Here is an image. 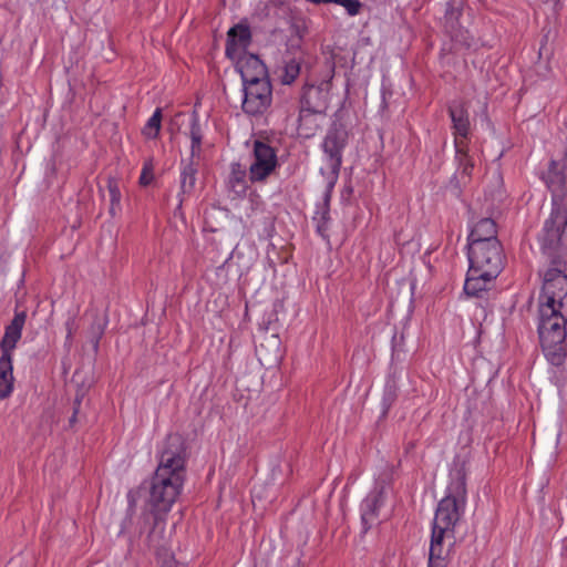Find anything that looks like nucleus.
<instances>
[{
    "mask_svg": "<svg viewBox=\"0 0 567 567\" xmlns=\"http://www.w3.org/2000/svg\"><path fill=\"white\" fill-rule=\"evenodd\" d=\"M72 326H73V322H72V321L66 322V329H68V336H66V338H68V339H71V338H72Z\"/></svg>",
    "mask_w": 567,
    "mask_h": 567,
    "instance_id": "32",
    "label": "nucleus"
},
{
    "mask_svg": "<svg viewBox=\"0 0 567 567\" xmlns=\"http://www.w3.org/2000/svg\"><path fill=\"white\" fill-rule=\"evenodd\" d=\"M566 297L567 276L561 269L556 267L548 268L544 274L538 307L554 306V308H563V301Z\"/></svg>",
    "mask_w": 567,
    "mask_h": 567,
    "instance_id": "8",
    "label": "nucleus"
},
{
    "mask_svg": "<svg viewBox=\"0 0 567 567\" xmlns=\"http://www.w3.org/2000/svg\"><path fill=\"white\" fill-rule=\"evenodd\" d=\"M312 4L334 3L343 7L350 16H355L360 11L361 3L358 0H307Z\"/></svg>",
    "mask_w": 567,
    "mask_h": 567,
    "instance_id": "27",
    "label": "nucleus"
},
{
    "mask_svg": "<svg viewBox=\"0 0 567 567\" xmlns=\"http://www.w3.org/2000/svg\"><path fill=\"white\" fill-rule=\"evenodd\" d=\"M456 147V159L458 162L457 173L462 175V177H470L472 171L474 168V163L467 153L464 152L465 142L458 141L456 138L455 142Z\"/></svg>",
    "mask_w": 567,
    "mask_h": 567,
    "instance_id": "24",
    "label": "nucleus"
},
{
    "mask_svg": "<svg viewBox=\"0 0 567 567\" xmlns=\"http://www.w3.org/2000/svg\"><path fill=\"white\" fill-rule=\"evenodd\" d=\"M546 2L551 4L553 9H556L559 4V0H546Z\"/></svg>",
    "mask_w": 567,
    "mask_h": 567,
    "instance_id": "33",
    "label": "nucleus"
},
{
    "mask_svg": "<svg viewBox=\"0 0 567 567\" xmlns=\"http://www.w3.org/2000/svg\"><path fill=\"white\" fill-rule=\"evenodd\" d=\"M234 61L237 64L244 83L259 81L260 79H268L266 74V66L258 56L245 54L240 60Z\"/></svg>",
    "mask_w": 567,
    "mask_h": 567,
    "instance_id": "15",
    "label": "nucleus"
},
{
    "mask_svg": "<svg viewBox=\"0 0 567 567\" xmlns=\"http://www.w3.org/2000/svg\"><path fill=\"white\" fill-rule=\"evenodd\" d=\"M247 171L239 163L230 164V172L227 179V189L234 198L244 197L248 189Z\"/></svg>",
    "mask_w": 567,
    "mask_h": 567,
    "instance_id": "17",
    "label": "nucleus"
},
{
    "mask_svg": "<svg viewBox=\"0 0 567 567\" xmlns=\"http://www.w3.org/2000/svg\"><path fill=\"white\" fill-rule=\"evenodd\" d=\"M537 331L547 362L554 368L555 374L561 373L567 355V319L561 308L538 307Z\"/></svg>",
    "mask_w": 567,
    "mask_h": 567,
    "instance_id": "2",
    "label": "nucleus"
},
{
    "mask_svg": "<svg viewBox=\"0 0 567 567\" xmlns=\"http://www.w3.org/2000/svg\"><path fill=\"white\" fill-rule=\"evenodd\" d=\"M272 90L268 79L244 83L243 110L250 115L262 114L271 105Z\"/></svg>",
    "mask_w": 567,
    "mask_h": 567,
    "instance_id": "9",
    "label": "nucleus"
},
{
    "mask_svg": "<svg viewBox=\"0 0 567 567\" xmlns=\"http://www.w3.org/2000/svg\"><path fill=\"white\" fill-rule=\"evenodd\" d=\"M185 480L168 475L154 473L147 503L155 515V526H159L161 530L164 525L159 523V515L167 514L179 495L182 494Z\"/></svg>",
    "mask_w": 567,
    "mask_h": 567,
    "instance_id": "4",
    "label": "nucleus"
},
{
    "mask_svg": "<svg viewBox=\"0 0 567 567\" xmlns=\"http://www.w3.org/2000/svg\"><path fill=\"white\" fill-rule=\"evenodd\" d=\"M14 388L13 358L0 357V399L9 398Z\"/></svg>",
    "mask_w": 567,
    "mask_h": 567,
    "instance_id": "19",
    "label": "nucleus"
},
{
    "mask_svg": "<svg viewBox=\"0 0 567 567\" xmlns=\"http://www.w3.org/2000/svg\"><path fill=\"white\" fill-rule=\"evenodd\" d=\"M328 202H329V196L327 195V196H326V203H324V207H326V208H327V206H328Z\"/></svg>",
    "mask_w": 567,
    "mask_h": 567,
    "instance_id": "34",
    "label": "nucleus"
},
{
    "mask_svg": "<svg viewBox=\"0 0 567 567\" xmlns=\"http://www.w3.org/2000/svg\"><path fill=\"white\" fill-rule=\"evenodd\" d=\"M390 493L391 488L386 483H378L362 501L360 512L364 533H367L373 525L378 524L380 511Z\"/></svg>",
    "mask_w": 567,
    "mask_h": 567,
    "instance_id": "11",
    "label": "nucleus"
},
{
    "mask_svg": "<svg viewBox=\"0 0 567 567\" xmlns=\"http://www.w3.org/2000/svg\"><path fill=\"white\" fill-rule=\"evenodd\" d=\"M495 279L496 277L486 275L484 271L470 266L464 291L468 296L481 297L484 291L489 289Z\"/></svg>",
    "mask_w": 567,
    "mask_h": 567,
    "instance_id": "16",
    "label": "nucleus"
},
{
    "mask_svg": "<svg viewBox=\"0 0 567 567\" xmlns=\"http://www.w3.org/2000/svg\"><path fill=\"white\" fill-rule=\"evenodd\" d=\"M162 123V111L156 109L143 127V135L147 138H156L159 134Z\"/></svg>",
    "mask_w": 567,
    "mask_h": 567,
    "instance_id": "26",
    "label": "nucleus"
},
{
    "mask_svg": "<svg viewBox=\"0 0 567 567\" xmlns=\"http://www.w3.org/2000/svg\"><path fill=\"white\" fill-rule=\"evenodd\" d=\"M301 58L287 55L282 59V64L278 66V76L282 84L293 83L300 74Z\"/></svg>",
    "mask_w": 567,
    "mask_h": 567,
    "instance_id": "21",
    "label": "nucleus"
},
{
    "mask_svg": "<svg viewBox=\"0 0 567 567\" xmlns=\"http://www.w3.org/2000/svg\"><path fill=\"white\" fill-rule=\"evenodd\" d=\"M449 551L444 540L431 538L427 567H447Z\"/></svg>",
    "mask_w": 567,
    "mask_h": 567,
    "instance_id": "23",
    "label": "nucleus"
},
{
    "mask_svg": "<svg viewBox=\"0 0 567 567\" xmlns=\"http://www.w3.org/2000/svg\"><path fill=\"white\" fill-rule=\"evenodd\" d=\"M330 101V84L323 82L320 85L306 87L302 95V106L299 114V131L305 136H310L318 127L317 117H322Z\"/></svg>",
    "mask_w": 567,
    "mask_h": 567,
    "instance_id": "5",
    "label": "nucleus"
},
{
    "mask_svg": "<svg viewBox=\"0 0 567 567\" xmlns=\"http://www.w3.org/2000/svg\"><path fill=\"white\" fill-rule=\"evenodd\" d=\"M226 55L230 60H240L247 53L251 41V33L248 25L239 23L229 29L227 33Z\"/></svg>",
    "mask_w": 567,
    "mask_h": 567,
    "instance_id": "12",
    "label": "nucleus"
},
{
    "mask_svg": "<svg viewBox=\"0 0 567 567\" xmlns=\"http://www.w3.org/2000/svg\"><path fill=\"white\" fill-rule=\"evenodd\" d=\"M25 320L27 313L24 311L16 312L11 322L6 327L3 338L0 342L2 357L13 358V351L22 337Z\"/></svg>",
    "mask_w": 567,
    "mask_h": 567,
    "instance_id": "13",
    "label": "nucleus"
},
{
    "mask_svg": "<svg viewBox=\"0 0 567 567\" xmlns=\"http://www.w3.org/2000/svg\"><path fill=\"white\" fill-rule=\"evenodd\" d=\"M551 193V212L539 237L545 251L555 250L567 226V152L560 161H553L545 176Z\"/></svg>",
    "mask_w": 567,
    "mask_h": 567,
    "instance_id": "1",
    "label": "nucleus"
},
{
    "mask_svg": "<svg viewBox=\"0 0 567 567\" xmlns=\"http://www.w3.org/2000/svg\"><path fill=\"white\" fill-rule=\"evenodd\" d=\"M153 164L151 161H148L143 166L140 183L146 186L153 181Z\"/></svg>",
    "mask_w": 567,
    "mask_h": 567,
    "instance_id": "29",
    "label": "nucleus"
},
{
    "mask_svg": "<svg viewBox=\"0 0 567 567\" xmlns=\"http://www.w3.org/2000/svg\"><path fill=\"white\" fill-rule=\"evenodd\" d=\"M315 219L318 221L317 223V229L318 231L323 236L324 235V231L327 230V221H328V209H324L323 212L321 213H317V216L315 217Z\"/></svg>",
    "mask_w": 567,
    "mask_h": 567,
    "instance_id": "30",
    "label": "nucleus"
},
{
    "mask_svg": "<svg viewBox=\"0 0 567 567\" xmlns=\"http://www.w3.org/2000/svg\"><path fill=\"white\" fill-rule=\"evenodd\" d=\"M105 326H106V323L104 321H99L96 324H94L92 327L93 334H94V340H93L94 349H97L99 340L104 332Z\"/></svg>",
    "mask_w": 567,
    "mask_h": 567,
    "instance_id": "31",
    "label": "nucleus"
},
{
    "mask_svg": "<svg viewBox=\"0 0 567 567\" xmlns=\"http://www.w3.org/2000/svg\"><path fill=\"white\" fill-rule=\"evenodd\" d=\"M346 145V133L340 128L330 130L326 135L322 147L329 156L330 166L338 171L341 165V153Z\"/></svg>",
    "mask_w": 567,
    "mask_h": 567,
    "instance_id": "14",
    "label": "nucleus"
},
{
    "mask_svg": "<svg viewBox=\"0 0 567 567\" xmlns=\"http://www.w3.org/2000/svg\"><path fill=\"white\" fill-rule=\"evenodd\" d=\"M277 166L276 151L262 141H255L252 162L249 166V179L252 183L264 182Z\"/></svg>",
    "mask_w": 567,
    "mask_h": 567,
    "instance_id": "10",
    "label": "nucleus"
},
{
    "mask_svg": "<svg viewBox=\"0 0 567 567\" xmlns=\"http://www.w3.org/2000/svg\"><path fill=\"white\" fill-rule=\"evenodd\" d=\"M199 164V161H192L188 165H186L182 173H181V184L182 189L184 192H190L193 187L195 186L196 182V172H197V165Z\"/></svg>",
    "mask_w": 567,
    "mask_h": 567,
    "instance_id": "25",
    "label": "nucleus"
},
{
    "mask_svg": "<svg viewBox=\"0 0 567 567\" xmlns=\"http://www.w3.org/2000/svg\"><path fill=\"white\" fill-rule=\"evenodd\" d=\"M109 196H110V214L115 216L121 209V192L115 182H110L107 185Z\"/></svg>",
    "mask_w": 567,
    "mask_h": 567,
    "instance_id": "28",
    "label": "nucleus"
},
{
    "mask_svg": "<svg viewBox=\"0 0 567 567\" xmlns=\"http://www.w3.org/2000/svg\"><path fill=\"white\" fill-rule=\"evenodd\" d=\"M466 505V483L461 472H456L446 488V495L437 505L433 519L432 537L440 540L453 539L454 527Z\"/></svg>",
    "mask_w": 567,
    "mask_h": 567,
    "instance_id": "3",
    "label": "nucleus"
},
{
    "mask_svg": "<svg viewBox=\"0 0 567 567\" xmlns=\"http://www.w3.org/2000/svg\"><path fill=\"white\" fill-rule=\"evenodd\" d=\"M150 542L153 540V534L148 535Z\"/></svg>",
    "mask_w": 567,
    "mask_h": 567,
    "instance_id": "35",
    "label": "nucleus"
},
{
    "mask_svg": "<svg viewBox=\"0 0 567 567\" xmlns=\"http://www.w3.org/2000/svg\"><path fill=\"white\" fill-rule=\"evenodd\" d=\"M155 473L186 478V452L179 436H169L165 441L158 455Z\"/></svg>",
    "mask_w": 567,
    "mask_h": 567,
    "instance_id": "7",
    "label": "nucleus"
},
{
    "mask_svg": "<svg viewBox=\"0 0 567 567\" xmlns=\"http://www.w3.org/2000/svg\"><path fill=\"white\" fill-rule=\"evenodd\" d=\"M450 115L453 122L455 140L464 142L470 132L467 111L462 104H454L450 107Z\"/></svg>",
    "mask_w": 567,
    "mask_h": 567,
    "instance_id": "20",
    "label": "nucleus"
},
{
    "mask_svg": "<svg viewBox=\"0 0 567 567\" xmlns=\"http://www.w3.org/2000/svg\"><path fill=\"white\" fill-rule=\"evenodd\" d=\"M470 266L497 277L503 269V249L498 240L468 244Z\"/></svg>",
    "mask_w": 567,
    "mask_h": 567,
    "instance_id": "6",
    "label": "nucleus"
},
{
    "mask_svg": "<svg viewBox=\"0 0 567 567\" xmlns=\"http://www.w3.org/2000/svg\"><path fill=\"white\" fill-rule=\"evenodd\" d=\"M496 224L491 218H481L472 225L471 233L468 235V244L487 243L497 240Z\"/></svg>",
    "mask_w": 567,
    "mask_h": 567,
    "instance_id": "18",
    "label": "nucleus"
},
{
    "mask_svg": "<svg viewBox=\"0 0 567 567\" xmlns=\"http://www.w3.org/2000/svg\"><path fill=\"white\" fill-rule=\"evenodd\" d=\"M189 138H190V159L193 162L200 161L203 130L200 127L199 118H198V115L196 112H194L190 117Z\"/></svg>",
    "mask_w": 567,
    "mask_h": 567,
    "instance_id": "22",
    "label": "nucleus"
}]
</instances>
